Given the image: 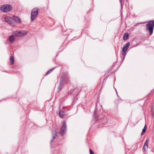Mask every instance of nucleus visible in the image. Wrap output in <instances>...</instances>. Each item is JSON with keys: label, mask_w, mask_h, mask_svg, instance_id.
I'll return each mask as SVG.
<instances>
[{"label": "nucleus", "mask_w": 154, "mask_h": 154, "mask_svg": "<svg viewBox=\"0 0 154 154\" xmlns=\"http://www.w3.org/2000/svg\"><path fill=\"white\" fill-rule=\"evenodd\" d=\"M28 33V31L26 30L15 31L13 32L12 34L16 36L21 37L26 35Z\"/></svg>", "instance_id": "obj_1"}, {"label": "nucleus", "mask_w": 154, "mask_h": 154, "mask_svg": "<svg viewBox=\"0 0 154 154\" xmlns=\"http://www.w3.org/2000/svg\"><path fill=\"white\" fill-rule=\"evenodd\" d=\"M154 26V21L153 20L149 21V23L146 25V29L149 31L150 35H151L153 33Z\"/></svg>", "instance_id": "obj_2"}, {"label": "nucleus", "mask_w": 154, "mask_h": 154, "mask_svg": "<svg viewBox=\"0 0 154 154\" xmlns=\"http://www.w3.org/2000/svg\"><path fill=\"white\" fill-rule=\"evenodd\" d=\"M38 12V9L37 8H33L32 10L31 15V20L33 21L37 16Z\"/></svg>", "instance_id": "obj_3"}, {"label": "nucleus", "mask_w": 154, "mask_h": 154, "mask_svg": "<svg viewBox=\"0 0 154 154\" xmlns=\"http://www.w3.org/2000/svg\"><path fill=\"white\" fill-rule=\"evenodd\" d=\"M12 9V7L9 5H5L2 6L0 8L2 11L4 12H9Z\"/></svg>", "instance_id": "obj_4"}, {"label": "nucleus", "mask_w": 154, "mask_h": 154, "mask_svg": "<svg viewBox=\"0 0 154 154\" xmlns=\"http://www.w3.org/2000/svg\"><path fill=\"white\" fill-rule=\"evenodd\" d=\"M5 21L9 23L11 26L14 27L15 26V24L12 23V21L13 20L12 18L9 17H6L5 18Z\"/></svg>", "instance_id": "obj_5"}, {"label": "nucleus", "mask_w": 154, "mask_h": 154, "mask_svg": "<svg viewBox=\"0 0 154 154\" xmlns=\"http://www.w3.org/2000/svg\"><path fill=\"white\" fill-rule=\"evenodd\" d=\"M63 125L61 127V134L63 135L66 131V124L65 121L63 122Z\"/></svg>", "instance_id": "obj_6"}, {"label": "nucleus", "mask_w": 154, "mask_h": 154, "mask_svg": "<svg viewBox=\"0 0 154 154\" xmlns=\"http://www.w3.org/2000/svg\"><path fill=\"white\" fill-rule=\"evenodd\" d=\"M130 45V43L128 42L123 47L122 49V53L123 55H124L125 52L128 48Z\"/></svg>", "instance_id": "obj_7"}, {"label": "nucleus", "mask_w": 154, "mask_h": 154, "mask_svg": "<svg viewBox=\"0 0 154 154\" xmlns=\"http://www.w3.org/2000/svg\"><path fill=\"white\" fill-rule=\"evenodd\" d=\"M149 142V140H147L145 143H144L143 148L144 151H146V150L147 149L148 147V143Z\"/></svg>", "instance_id": "obj_8"}, {"label": "nucleus", "mask_w": 154, "mask_h": 154, "mask_svg": "<svg viewBox=\"0 0 154 154\" xmlns=\"http://www.w3.org/2000/svg\"><path fill=\"white\" fill-rule=\"evenodd\" d=\"M15 21L18 23H20L21 22V21L20 19L17 17H14L13 18Z\"/></svg>", "instance_id": "obj_9"}, {"label": "nucleus", "mask_w": 154, "mask_h": 154, "mask_svg": "<svg viewBox=\"0 0 154 154\" xmlns=\"http://www.w3.org/2000/svg\"><path fill=\"white\" fill-rule=\"evenodd\" d=\"M8 39L10 42L13 43L14 40L15 38L14 36L12 35L9 36Z\"/></svg>", "instance_id": "obj_10"}, {"label": "nucleus", "mask_w": 154, "mask_h": 154, "mask_svg": "<svg viewBox=\"0 0 154 154\" xmlns=\"http://www.w3.org/2000/svg\"><path fill=\"white\" fill-rule=\"evenodd\" d=\"M128 34L127 33H125L124 34L123 39L124 40H126L128 38Z\"/></svg>", "instance_id": "obj_11"}, {"label": "nucleus", "mask_w": 154, "mask_h": 154, "mask_svg": "<svg viewBox=\"0 0 154 154\" xmlns=\"http://www.w3.org/2000/svg\"><path fill=\"white\" fill-rule=\"evenodd\" d=\"M146 129H147V127H146V125H145L143 128V129L142 132H141V135H143L144 134V133H145V131L146 130Z\"/></svg>", "instance_id": "obj_12"}, {"label": "nucleus", "mask_w": 154, "mask_h": 154, "mask_svg": "<svg viewBox=\"0 0 154 154\" xmlns=\"http://www.w3.org/2000/svg\"><path fill=\"white\" fill-rule=\"evenodd\" d=\"M152 116L154 117V105H153L151 108Z\"/></svg>", "instance_id": "obj_13"}, {"label": "nucleus", "mask_w": 154, "mask_h": 154, "mask_svg": "<svg viewBox=\"0 0 154 154\" xmlns=\"http://www.w3.org/2000/svg\"><path fill=\"white\" fill-rule=\"evenodd\" d=\"M59 115L60 116V117L61 118H63V117L64 116V113L63 111H60L59 113Z\"/></svg>", "instance_id": "obj_14"}, {"label": "nucleus", "mask_w": 154, "mask_h": 154, "mask_svg": "<svg viewBox=\"0 0 154 154\" xmlns=\"http://www.w3.org/2000/svg\"><path fill=\"white\" fill-rule=\"evenodd\" d=\"M10 60L11 64H13L14 63V59L13 57L12 56L10 57Z\"/></svg>", "instance_id": "obj_15"}, {"label": "nucleus", "mask_w": 154, "mask_h": 154, "mask_svg": "<svg viewBox=\"0 0 154 154\" xmlns=\"http://www.w3.org/2000/svg\"><path fill=\"white\" fill-rule=\"evenodd\" d=\"M54 69V68H53L49 70L48 71V72H47L46 73V75H47L50 73L51 72H52V70Z\"/></svg>", "instance_id": "obj_16"}, {"label": "nucleus", "mask_w": 154, "mask_h": 154, "mask_svg": "<svg viewBox=\"0 0 154 154\" xmlns=\"http://www.w3.org/2000/svg\"><path fill=\"white\" fill-rule=\"evenodd\" d=\"M53 133H54V134H55V136H53V138L54 139V138L56 137L57 136V132L56 131H53Z\"/></svg>", "instance_id": "obj_17"}, {"label": "nucleus", "mask_w": 154, "mask_h": 154, "mask_svg": "<svg viewBox=\"0 0 154 154\" xmlns=\"http://www.w3.org/2000/svg\"><path fill=\"white\" fill-rule=\"evenodd\" d=\"M89 151L90 154H94L93 152L91 149H90Z\"/></svg>", "instance_id": "obj_18"}]
</instances>
